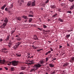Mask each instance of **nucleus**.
<instances>
[{
  "mask_svg": "<svg viewBox=\"0 0 74 74\" xmlns=\"http://www.w3.org/2000/svg\"><path fill=\"white\" fill-rule=\"evenodd\" d=\"M43 27L44 29H45V28H47V26L45 25H43Z\"/></svg>",
  "mask_w": 74,
  "mask_h": 74,
  "instance_id": "nucleus-28",
  "label": "nucleus"
},
{
  "mask_svg": "<svg viewBox=\"0 0 74 74\" xmlns=\"http://www.w3.org/2000/svg\"><path fill=\"white\" fill-rule=\"evenodd\" d=\"M0 27L1 28V29H3V27L2 25Z\"/></svg>",
  "mask_w": 74,
  "mask_h": 74,
  "instance_id": "nucleus-54",
  "label": "nucleus"
},
{
  "mask_svg": "<svg viewBox=\"0 0 74 74\" xmlns=\"http://www.w3.org/2000/svg\"><path fill=\"white\" fill-rule=\"evenodd\" d=\"M13 6H14V5H13V4H11V5H10V7L9 8V10H10V9H12V7H13Z\"/></svg>",
  "mask_w": 74,
  "mask_h": 74,
  "instance_id": "nucleus-14",
  "label": "nucleus"
},
{
  "mask_svg": "<svg viewBox=\"0 0 74 74\" xmlns=\"http://www.w3.org/2000/svg\"><path fill=\"white\" fill-rule=\"evenodd\" d=\"M32 6H34L35 5V2L34 1L32 3Z\"/></svg>",
  "mask_w": 74,
  "mask_h": 74,
  "instance_id": "nucleus-25",
  "label": "nucleus"
},
{
  "mask_svg": "<svg viewBox=\"0 0 74 74\" xmlns=\"http://www.w3.org/2000/svg\"><path fill=\"white\" fill-rule=\"evenodd\" d=\"M9 8H6L5 9V11H8V10H9Z\"/></svg>",
  "mask_w": 74,
  "mask_h": 74,
  "instance_id": "nucleus-29",
  "label": "nucleus"
},
{
  "mask_svg": "<svg viewBox=\"0 0 74 74\" xmlns=\"http://www.w3.org/2000/svg\"><path fill=\"white\" fill-rule=\"evenodd\" d=\"M11 70L12 71H14V68L12 67L11 68Z\"/></svg>",
  "mask_w": 74,
  "mask_h": 74,
  "instance_id": "nucleus-30",
  "label": "nucleus"
},
{
  "mask_svg": "<svg viewBox=\"0 0 74 74\" xmlns=\"http://www.w3.org/2000/svg\"><path fill=\"white\" fill-rule=\"evenodd\" d=\"M9 63L10 64H12V66H18V64L19 63V61H14L12 62H10Z\"/></svg>",
  "mask_w": 74,
  "mask_h": 74,
  "instance_id": "nucleus-1",
  "label": "nucleus"
},
{
  "mask_svg": "<svg viewBox=\"0 0 74 74\" xmlns=\"http://www.w3.org/2000/svg\"><path fill=\"white\" fill-rule=\"evenodd\" d=\"M50 31L49 30H48V31H45V32H49Z\"/></svg>",
  "mask_w": 74,
  "mask_h": 74,
  "instance_id": "nucleus-52",
  "label": "nucleus"
},
{
  "mask_svg": "<svg viewBox=\"0 0 74 74\" xmlns=\"http://www.w3.org/2000/svg\"><path fill=\"white\" fill-rule=\"evenodd\" d=\"M7 23H3L2 26L3 27V28H5V26H6V25H7Z\"/></svg>",
  "mask_w": 74,
  "mask_h": 74,
  "instance_id": "nucleus-8",
  "label": "nucleus"
},
{
  "mask_svg": "<svg viewBox=\"0 0 74 74\" xmlns=\"http://www.w3.org/2000/svg\"><path fill=\"white\" fill-rule=\"evenodd\" d=\"M32 18H30V19L29 20V22H32Z\"/></svg>",
  "mask_w": 74,
  "mask_h": 74,
  "instance_id": "nucleus-39",
  "label": "nucleus"
},
{
  "mask_svg": "<svg viewBox=\"0 0 74 74\" xmlns=\"http://www.w3.org/2000/svg\"><path fill=\"white\" fill-rule=\"evenodd\" d=\"M67 46L68 47H70V45H69V43H67Z\"/></svg>",
  "mask_w": 74,
  "mask_h": 74,
  "instance_id": "nucleus-53",
  "label": "nucleus"
},
{
  "mask_svg": "<svg viewBox=\"0 0 74 74\" xmlns=\"http://www.w3.org/2000/svg\"><path fill=\"white\" fill-rule=\"evenodd\" d=\"M69 61L70 63H73L74 62V57H71L69 59Z\"/></svg>",
  "mask_w": 74,
  "mask_h": 74,
  "instance_id": "nucleus-2",
  "label": "nucleus"
},
{
  "mask_svg": "<svg viewBox=\"0 0 74 74\" xmlns=\"http://www.w3.org/2000/svg\"><path fill=\"white\" fill-rule=\"evenodd\" d=\"M74 5H73L71 6V7L70 8V9L71 10H73V8H74Z\"/></svg>",
  "mask_w": 74,
  "mask_h": 74,
  "instance_id": "nucleus-19",
  "label": "nucleus"
},
{
  "mask_svg": "<svg viewBox=\"0 0 74 74\" xmlns=\"http://www.w3.org/2000/svg\"><path fill=\"white\" fill-rule=\"evenodd\" d=\"M34 70H35L34 68L31 69L30 71V72H32V71H34Z\"/></svg>",
  "mask_w": 74,
  "mask_h": 74,
  "instance_id": "nucleus-32",
  "label": "nucleus"
},
{
  "mask_svg": "<svg viewBox=\"0 0 74 74\" xmlns=\"http://www.w3.org/2000/svg\"><path fill=\"white\" fill-rule=\"evenodd\" d=\"M58 14L56 13L55 14L53 15L52 17L53 18H54L55 17H56L57 16Z\"/></svg>",
  "mask_w": 74,
  "mask_h": 74,
  "instance_id": "nucleus-24",
  "label": "nucleus"
},
{
  "mask_svg": "<svg viewBox=\"0 0 74 74\" xmlns=\"http://www.w3.org/2000/svg\"><path fill=\"white\" fill-rule=\"evenodd\" d=\"M67 13H69V14H71L72 12L71 11H68L67 12Z\"/></svg>",
  "mask_w": 74,
  "mask_h": 74,
  "instance_id": "nucleus-36",
  "label": "nucleus"
},
{
  "mask_svg": "<svg viewBox=\"0 0 74 74\" xmlns=\"http://www.w3.org/2000/svg\"><path fill=\"white\" fill-rule=\"evenodd\" d=\"M19 74H23V73L22 72H21L19 73Z\"/></svg>",
  "mask_w": 74,
  "mask_h": 74,
  "instance_id": "nucleus-57",
  "label": "nucleus"
},
{
  "mask_svg": "<svg viewBox=\"0 0 74 74\" xmlns=\"http://www.w3.org/2000/svg\"><path fill=\"white\" fill-rule=\"evenodd\" d=\"M3 50H5L7 51V49L6 48H4L3 49Z\"/></svg>",
  "mask_w": 74,
  "mask_h": 74,
  "instance_id": "nucleus-61",
  "label": "nucleus"
},
{
  "mask_svg": "<svg viewBox=\"0 0 74 74\" xmlns=\"http://www.w3.org/2000/svg\"><path fill=\"white\" fill-rule=\"evenodd\" d=\"M42 5L43 7H44V6H45V5L44 4H42Z\"/></svg>",
  "mask_w": 74,
  "mask_h": 74,
  "instance_id": "nucleus-51",
  "label": "nucleus"
},
{
  "mask_svg": "<svg viewBox=\"0 0 74 74\" xmlns=\"http://www.w3.org/2000/svg\"><path fill=\"white\" fill-rule=\"evenodd\" d=\"M34 63V61L32 60L29 61V63L28 64V65H31V64H32Z\"/></svg>",
  "mask_w": 74,
  "mask_h": 74,
  "instance_id": "nucleus-4",
  "label": "nucleus"
},
{
  "mask_svg": "<svg viewBox=\"0 0 74 74\" xmlns=\"http://www.w3.org/2000/svg\"><path fill=\"white\" fill-rule=\"evenodd\" d=\"M5 62V60H0V63L1 64H4Z\"/></svg>",
  "mask_w": 74,
  "mask_h": 74,
  "instance_id": "nucleus-5",
  "label": "nucleus"
},
{
  "mask_svg": "<svg viewBox=\"0 0 74 74\" xmlns=\"http://www.w3.org/2000/svg\"><path fill=\"white\" fill-rule=\"evenodd\" d=\"M4 68H5V69H6V70H8V68L6 67H5Z\"/></svg>",
  "mask_w": 74,
  "mask_h": 74,
  "instance_id": "nucleus-48",
  "label": "nucleus"
},
{
  "mask_svg": "<svg viewBox=\"0 0 74 74\" xmlns=\"http://www.w3.org/2000/svg\"><path fill=\"white\" fill-rule=\"evenodd\" d=\"M48 53L47 52V53L45 54V55H48Z\"/></svg>",
  "mask_w": 74,
  "mask_h": 74,
  "instance_id": "nucleus-60",
  "label": "nucleus"
},
{
  "mask_svg": "<svg viewBox=\"0 0 74 74\" xmlns=\"http://www.w3.org/2000/svg\"><path fill=\"white\" fill-rule=\"evenodd\" d=\"M46 62H48V60H49V58H46Z\"/></svg>",
  "mask_w": 74,
  "mask_h": 74,
  "instance_id": "nucleus-37",
  "label": "nucleus"
},
{
  "mask_svg": "<svg viewBox=\"0 0 74 74\" xmlns=\"http://www.w3.org/2000/svg\"><path fill=\"white\" fill-rule=\"evenodd\" d=\"M72 31H73V30H67V32H72Z\"/></svg>",
  "mask_w": 74,
  "mask_h": 74,
  "instance_id": "nucleus-45",
  "label": "nucleus"
},
{
  "mask_svg": "<svg viewBox=\"0 0 74 74\" xmlns=\"http://www.w3.org/2000/svg\"><path fill=\"white\" fill-rule=\"evenodd\" d=\"M15 32V30L13 31V32H12V34L14 33V32Z\"/></svg>",
  "mask_w": 74,
  "mask_h": 74,
  "instance_id": "nucleus-56",
  "label": "nucleus"
},
{
  "mask_svg": "<svg viewBox=\"0 0 74 74\" xmlns=\"http://www.w3.org/2000/svg\"><path fill=\"white\" fill-rule=\"evenodd\" d=\"M8 19H7V18H5V20H4V22H5V23H8Z\"/></svg>",
  "mask_w": 74,
  "mask_h": 74,
  "instance_id": "nucleus-11",
  "label": "nucleus"
},
{
  "mask_svg": "<svg viewBox=\"0 0 74 74\" xmlns=\"http://www.w3.org/2000/svg\"><path fill=\"white\" fill-rule=\"evenodd\" d=\"M16 19H17L18 21H21V17H16Z\"/></svg>",
  "mask_w": 74,
  "mask_h": 74,
  "instance_id": "nucleus-17",
  "label": "nucleus"
},
{
  "mask_svg": "<svg viewBox=\"0 0 74 74\" xmlns=\"http://www.w3.org/2000/svg\"><path fill=\"white\" fill-rule=\"evenodd\" d=\"M14 48H15V49H16V48H18V47L16 45L14 46Z\"/></svg>",
  "mask_w": 74,
  "mask_h": 74,
  "instance_id": "nucleus-34",
  "label": "nucleus"
},
{
  "mask_svg": "<svg viewBox=\"0 0 74 74\" xmlns=\"http://www.w3.org/2000/svg\"><path fill=\"white\" fill-rule=\"evenodd\" d=\"M8 66H10L11 65V64H9V63H8Z\"/></svg>",
  "mask_w": 74,
  "mask_h": 74,
  "instance_id": "nucleus-63",
  "label": "nucleus"
},
{
  "mask_svg": "<svg viewBox=\"0 0 74 74\" xmlns=\"http://www.w3.org/2000/svg\"><path fill=\"white\" fill-rule=\"evenodd\" d=\"M29 17H33V16L32 15L29 14Z\"/></svg>",
  "mask_w": 74,
  "mask_h": 74,
  "instance_id": "nucleus-40",
  "label": "nucleus"
},
{
  "mask_svg": "<svg viewBox=\"0 0 74 74\" xmlns=\"http://www.w3.org/2000/svg\"><path fill=\"white\" fill-rule=\"evenodd\" d=\"M51 8L54 9V8H55L56 6H55V5H51Z\"/></svg>",
  "mask_w": 74,
  "mask_h": 74,
  "instance_id": "nucleus-15",
  "label": "nucleus"
},
{
  "mask_svg": "<svg viewBox=\"0 0 74 74\" xmlns=\"http://www.w3.org/2000/svg\"><path fill=\"white\" fill-rule=\"evenodd\" d=\"M11 45H12V44L11 43H9L8 44V47L10 48L11 47Z\"/></svg>",
  "mask_w": 74,
  "mask_h": 74,
  "instance_id": "nucleus-10",
  "label": "nucleus"
},
{
  "mask_svg": "<svg viewBox=\"0 0 74 74\" xmlns=\"http://www.w3.org/2000/svg\"><path fill=\"white\" fill-rule=\"evenodd\" d=\"M50 49H51V51H53V49H52L51 48H50Z\"/></svg>",
  "mask_w": 74,
  "mask_h": 74,
  "instance_id": "nucleus-46",
  "label": "nucleus"
},
{
  "mask_svg": "<svg viewBox=\"0 0 74 74\" xmlns=\"http://www.w3.org/2000/svg\"><path fill=\"white\" fill-rule=\"evenodd\" d=\"M70 36V34H69L66 35V37L68 38H69Z\"/></svg>",
  "mask_w": 74,
  "mask_h": 74,
  "instance_id": "nucleus-26",
  "label": "nucleus"
},
{
  "mask_svg": "<svg viewBox=\"0 0 74 74\" xmlns=\"http://www.w3.org/2000/svg\"><path fill=\"white\" fill-rule=\"evenodd\" d=\"M9 38L10 37H9V36H8L7 38L5 39V41H8V40H9Z\"/></svg>",
  "mask_w": 74,
  "mask_h": 74,
  "instance_id": "nucleus-21",
  "label": "nucleus"
},
{
  "mask_svg": "<svg viewBox=\"0 0 74 74\" xmlns=\"http://www.w3.org/2000/svg\"><path fill=\"white\" fill-rule=\"evenodd\" d=\"M69 63L68 62L65 63H64L63 66V67H66V66H67L69 65Z\"/></svg>",
  "mask_w": 74,
  "mask_h": 74,
  "instance_id": "nucleus-6",
  "label": "nucleus"
},
{
  "mask_svg": "<svg viewBox=\"0 0 74 74\" xmlns=\"http://www.w3.org/2000/svg\"><path fill=\"white\" fill-rule=\"evenodd\" d=\"M19 45H20V44H18L17 45H17V46L18 47V46H19Z\"/></svg>",
  "mask_w": 74,
  "mask_h": 74,
  "instance_id": "nucleus-59",
  "label": "nucleus"
},
{
  "mask_svg": "<svg viewBox=\"0 0 74 74\" xmlns=\"http://www.w3.org/2000/svg\"><path fill=\"white\" fill-rule=\"evenodd\" d=\"M6 5L5 4L3 6V7L1 8V9L3 10L4 9V8L6 6Z\"/></svg>",
  "mask_w": 74,
  "mask_h": 74,
  "instance_id": "nucleus-16",
  "label": "nucleus"
},
{
  "mask_svg": "<svg viewBox=\"0 0 74 74\" xmlns=\"http://www.w3.org/2000/svg\"><path fill=\"white\" fill-rule=\"evenodd\" d=\"M40 64H44V61H43V60H41L40 61Z\"/></svg>",
  "mask_w": 74,
  "mask_h": 74,
  "instance_id": "nucleus-20",
  "label": "nucleus"
},
{
  "mask_svg": "<svg viewBox=\"0 0 74 74\" xmlns=\"http://www.w3.org/2000/svg\"><path fill=\"white\" fill-rule=\"evenodd\" d=\"M20 2H19V1H18V3H20L21 4L22 3H24V1L23 0H20Z\"/></svg>",
  "mask_w": 74,
  "mask_h": 74,
  "instance_id": "nucleus-22",
  "label": "nucleus"
},
{
  "mask_svg": "<svg viewBox=\"0 0 74 74\" xmlns=\"http://www.w3.org/2000/svg\"><path fill=\"white\" fill-rule=\"evenodd\" d=\"M38 30H39L40 31H42V28H38Z\"/></svg>",
  "mask_w": 74,
  "mask_h": 74,
  "instance_id": "nucleus-35",
  "label": "nucleus"
},
{
  "mask_svg": "<svg viewBox=\"0 0 74 74\" xmlns=\"http://www.w3.org/2000/svg\"><path fill=\"white\" fill-rule=\"evenodd\" d=\"M58 20L61 22H63V20L62 19H60V18H58Z\"/></svg>",
  "mask_w": 74,
  "mask_h": 74,
  "instance_id": "nucleus-27",
  "label": "nucleus"
},
{
  "mask_svg": "<svg viewBox=\"0 0 74 74\" xmlns=\"http://www.w3.org/2000/svg\"><path fill=\"white\" fill-rule=\"evenodd\" d=\"M41 66V65L39 64L34 65V67H36V68H39Z\"/></svg>",
  "mask_w": 74,
  "mask_h": 74,
  "instance_id": "nucleus-3",
  "label": "nucleus"
},
{
  "mask_svg": "<svg viewBox=\"0 0 74 74\" xmlns=\"http://www.w3.org/2000/svg\"><path fill=\"white\" fill-rule=\"evenodd\" d=\"M49 65L50 67H54V65L53 64H50Z\"/></svg>",
  "mask_w": 74,
  "mask_h": 74,
  "instance_id": "nucleus-12",
  "label": "nucleus"
},
{
  "mask_svg": "<svg viewBox=\"0 0 74 74\" xmlns=\"http://www.w3.org/2000/svg\"><path fill=\"white\" fill-rule=\"evenodd\" d=\"M61 6H63V3H61Z\"/></svg>",
  "mask_w": 74,
  "mask_h": 74,
  "instance_id": "nucleus-64",
  "label": "nucleus"
},
{
  "mask_svg": "<svg viewBox=\"0 0 74 74\" xmlns=\"http://www.w3.org/2000/svg\"><path fill=\"white\" fill-rule=\"evenodd\" d=\"M26 69V68L25 67L22 66L21 67V69L22 70H25Z\"/></svg>",
  "mask_w": 74,
  "mask_h": 74,
  "instance_id": "nucleus-13",
  "label": "nucleus"
},
{
  "mask_svg": "<svg viewBox=\"0 0 74 74\" xmlns=\"http://www.w3.org/2000/svg\"><path fill=\"white\" fill-rule=\"evenodd\" d=\"M52 73H51V74H55V71L54 70H53L52 71Z\"/></svg>",
  "mask_w": 74,
  "mask_h": 74,
  "instance_id": "nucleus-23",
  "label": "nucleus"
},
{
  "mask_svg": "<svg viewBox=\"0 0 74 74\" xmlns=\"http://www.w3.org/2000/svg\"><path fill=\"white\" fill-rule=\"evenodd\" d=\"M42 50H43L42 49H39L37 50V51H38V52H40V51H41Z\"/></svg>",
  "mask_w": 74,
  "mask_h": 74,
  "instance_id": "nucleus-33",
  "label": "nucleus"
},
{
  "mask_svg": "<svg viewBox=\"0 0 74 74\" xmlns=\"http://www.w3.org/2000/svg\"><path fill=\"white\" fill-rule=\"evenodd\" d=\"M34 40H38V38H37V36H36V35H34Z\"/></svg>",
  "mask_w": 74,
  "mask_h": 74,
  "instance_id": "nucleus-7",
  "label": "nucleus"
},
{
  "mask_svg": "<svg viewBox=\"0 0 74 74\" xmlns=\"http://www.w3.org/2000/svg\"><path fill=\"white\" fill-rule=\"evenodd\" d=\"M61 10V9L60 8H59L58 9V11L60 12V10Z\"/></svg>",
  "mask_w": 74,
  "mask_h": 74,
  "instance_id": "nucleus-49",
  "label": "nucleus"
},
{
  "mask_svg": "<svg viewBox=\"0 0 74 74\" xmlns=\"http://www.w3.org/2000/svg\"><path fill=\"white\" fill-rule=\"evenodd\" d=\"M42 31L44 32H45V30L44 29H42Z\"/></svg>",
  "mask_w": 74,
  "mask_h": 74,
  "instance_id": "nucleus-50",
  "label": "nucleus"
},
{
  "mask_svg": "<svg viewBox=\"0 0 74 74\" xmlns=\"http://www.w3.org/2000/svg\"><path fill=\"white\" fill-rule=\"evenodd\" d=\"M18 36L17 35H16V36H15V37H18Z\"/></svg>",
  "mask_w": 74,
  "mask_h": 74,
  "instance_id": "nucleus-62",
  "label": "nucleus"
},
{
  "mask_svg": "<svg viewBox=\"0 0 74 74\" xmlns=\"http://www.w3.org/2000/svg\"><path fill=\"white\" fill-rule=\"evenodd\" d=\"M47 52L48 53H50L51 52V51H49L48 52Z\"/></svg>",
  "mask_w": 74,
  "mask_h": 74,
  "instance_id": "nucleus-47",
  "label": "nucleus"
},
{
  "mask_svg": "<svg viewBox=\"0 0 74 74\" xmlns=\"http://www.w3.org/2000/svg\"><path fill=\"white\" fill-rule=\"evenodd\" d=\"M30 14H33V12L32 11H30L29 12Z\"/></svg>",
  "mask_w": 74,
  "mask_h": 74,
  "instance_id": "nucleus-43",
  "label": "nucleus"
},
{
  "mask_svg": "<svg viewBox=\"0 0 74 74\" xmlns=\"http://www.w3.org/2000/svg\"><path fill=\"white\" fill-rule=\"evenodd\" d=\"M22 18H23L24 19H27V17L25 16V15L22 16Z\"/></svg>",
  "mask_w": 74,
  "mask_h": 74,
  "instance_id": "nucleus-18",
  "label": "nucleus"
},
{
  "mask_svg": "<svg viewBox=\"0 0 74 74\" xmlns=\"http://www.w3.org/2000/svg\"><path fill=\"white\" fill-rule=\"evenodd\" d=\"M52 59L53 60H56V58H52Z\"/></svg>",
  "mask_w": 74,
  "mask_h": 74,
  "instance_id": "nucleus-42",
  "label": "nucleus"
},
{
  "mask_svg": "<svg viewBox=\"0 0 74 74\" xmlns=\"http://www.w3.org/2000/svg\"><path fill=\"white\" fill-rule=\"evenodd\" d=\"M16 56H18V57H20V56H21V54H16Z\"/></svg>",
  "mask_w": 74,
  "mask_h": 74,
  "instance_id": "nucleus-31",
  "label": "nucleus"
},
{
  "mask_svg": "<svg viewBox=\"0 0 74 74\" xmlns=\"http://www.w3.org/2000/svg\"><path fill=\"white\" fill-rule=\"evenodd\" d=\"M3 41V39H0V41Z\"/></svg>",
  "mask_w": 74,
  "mask_h": 74,
  "instance_id": "nucleus-58",
  "label": "nucleus"
},
{
  "mask_svg": "<svg viewBox=\"0 0 74 74\" xmlns=\"http://www.w3.org/2000/svg\"><path fill=\"white\" fill-rule=\"evenodd\" d=\"M49 0H47V1H46V2H45L46 4H47V3H48V2H49Z\"/></svg>",
  "mask_w": 74,
  "mask_h": 74,
  "instance_id": "nucleus-41",
  "label": "nucleus"
},
{
  "mask_svg": "<svg viewBox=\"0 0 74 74\" xmlns=\"http://www.w3.org/2000/svg\"><path fill=\"white\" fill-rule=\"evenodd\" d=\"M69 1H71V2H73L74 1V0H69Z\"/></svg>",
  "mask_w": 74,
  "mask_h": 74,
  "instance_id": "nucleus-44",
  "label": "nucleus"
},
{
  "mask_svg": "<svg viewBox=\"0 0 74 74\" xmlns=\"http://www.w3.org/2000/svg\"><path fill=\"white\" fill-rule=\"evenodd\" d=\"M31 4H32V2L31 1H29L27 5V6H29H29H30V5H31Z\"/></svg>",
  "mask_w": 74,
  "mask_h": 74,
  "instance_id": "nucleus-9",
  "label": "nucleus"
},
{
  "mask_svg": "<svg viewBox=\"0 0 74 74\" xmlns=\"http://www.w3.org/2000/svg\"><path fill=\"white\" fill-rule=\"evenodd\" d=\"M59 47H60L59 49L61 48H62V46L61 45H60Z\"/></svg>",
  "mask_w": 74,
  "mask_h": 74,
  "instance_id": "nucleus-55",
  "label": "nucleus"
},
{
  "mask_svg": "<svg viewBox=\"0 0 74 74\" xmlns=\"http://www.w3.org/2000/svg\"><path fill=\"white\" fill-rule=\"evenodd\" d=\"M17 40L18 41H21L22 40V38H18L17 39Z\"/></svg>",
  "mask_w": 74,
  "mask_h": 74,
  "instance_id": "nucleus-38",
  "label": "nucleus"
}]
</instances>
